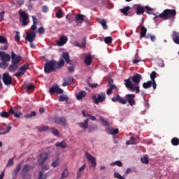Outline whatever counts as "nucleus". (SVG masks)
<instances>
[{
	"label": "nucleus",
	"instance_id": "9d476101",
	"mask_svg": "<svg viewBox=\"0 0 179 179\" xmlns=\"http://www.w3.org/2000/svg\"><path fill=\"white\" fill-rule=\"evenodd\" d=\"M124 100L126 101V103L127 101L130 106H135V94H127Z\"/></svg>",
	"mask_w": 179,
	"mask_h": 179
},
{
	"label": "nucleus",
	"instance_id": "c85d7f7f",
	"mask_svg": "<svg viewBox=\"0 0 179 179\" xmlns=\"http://www.w3.org/2000/svg\"><path fill=\"white\" fill-rule=\"evenodd\" d=\"M84 97H86V92L80 91L78 93H77V100H82V99H83Z\"/></svg>",
	"mask_w": 179,
	"mask_h": 179
},
{
	"label": "nucleus",
	"instance_id": "8fccbe9b",
	"mask_svg": "<svg viewBox=\"0 0 179 179\" xmlns=\"http://www.w3.org/2000/svg\"><path fill=\"white\" fill-rule=\"evenodd\" d=\"M38 179H47V174L44 175V173L43 171H40L38 173Z\"/></svg>",
	"mask_w": 179,
	"mask_h": 179
},
{
	"label": "nucleus",
	"instance_id": "ea45409f",
	"mask_svg": "<svg viewBox=\"0 0 179 179\" xmlns=\"http://www.w3.org/2000/svg\"><path fill=\"white\" fill-rule=\"evenodd\" d=\"M124 82H125L124 85L127 89H129L130 86L134 85V83H132V82L131 81V78L124 80Z\"/></svg>",
	"mask_w": 179,
	"mask_h": 179
},
{
	"label": "nucleus",
	"instance_id": "c03bdc74",
	"mask_svg": "<svg viewBox=\"0 0 179 179\" xmlns=\"http://www.w3.org/2000/svg\"><path fill=\"white\" fill-rule=\"evenodd\" d=\"M157 73H156V71H152L150 73V79H151V82H154L156 81V80H155V78H157Z\"/></svg>",
	"mask_w": 179,
	"mask_h": 179
},
{
	"label": "nucleus",
	"instance_id": "5fc2aeb1",
	"mask_svg": "<svg viewBox=\"0 0 179 179\" xmlns=\"http://www.w3.org/2000/svg\"><path fill=\"white\" fill-rule=\"evenodd\" d=\"M63 15L64 14L62 13V10H59L58 12L55 13V16L56 17H57V19H61Z\"/></svg>",
	"mask_w": 179,
	"mask_h": 179
},
{
	"label": "nucleus",
	"instance_id": "3c124183",
	"mask_svg": "<svg viewBox=\"0 0 179 179\" xmlns=\"http://www.w3.org/2000/svg\"><path fill=\"white\" fill-rule=\"evenodd\" d=\"M68 100V96L66 95H60L59 96V101H67Z\"/></svg>",
	"mask_w": 179,
	"mask_h": 179
},
{
	"label": "nucleus",
	"instance_id": "0e129e2a",
	"mask_svg": "<svg viewBox=\"0 0 179 179\" xmlns=\"http://www.w3.org/2000/svg\"><path fill=\"white\" fill-rule=\"evenodd\" d=\"M115 178H118V179H125V178L122 177L121 174L119 173L115 172Z\"/></svg>",
	"mask_w": 179,
	"mask_h": 179
},
{
	"label": "nucleus",
	"instance_id": "4be33fe9",
	"mask_svg": "<svg viewBox=\"0 0 179 179\" xmlns=\"http://www.w3.org/2000/svg\"><path fill=\"white\" fill-rule=\"evenodd\" d=\"M20 170H22V164H19L16 166V168L12 174L13 179H16V177H17V174L19 173V171H20Z\"/></svg>",
	"mask_w": 179,
	"mask_h": 179
},
{
	"label": "nucleus",
	"instance_id": "a19ab883",
	"mask_svg": "<svg viewBox=\"0 0 179 179\" xmlns=\"http://www.w3.org/2000/svg\"><path fill=\"white\" fill-rule=\"evenodd\" d=\"M69 174L68 169H64L62 173L60 179L66 178Z\"/></svg>",
	"mask_w": 179,
	"mask_h": 179
},
{
	"label": "nucleus",
	"instance_id": "c756f323",
	"mask_svg": "<svg viewBox=\"0 0 179 179\" xmlns=\"http://www.w3.org/2000/svg\"><path fill=\"white\" fill-rule=\"evenodd\" d=\"M57 148H61V149H65L66 148V143L65 141L57 142L55 143Z\"/></svg>",
	"mask_w": 179,
	"mask_h": 179
},
{
	"label": "nucleus",
	"instance_id": "a211bd4d",
	"mask_svg": "<svg viewBox=\"0 0 179 179\" xmlns=\"http://www.w3.org/2000/svg\"><path fill=\"white\" fill-rule=\"evenodd\" d=\"M132 82L134 83V85H139L141 80H142V75L135 74L134 76L131 77Z\"/></svg>",
	"mask_w": 179,
	"mask_h": 179
},
{
	"label": "nucleus",
	"instance_id": "680f3d73",
	"mask_svg": "<svg viewBox=\"0 0 179 179\" xmlns=\"http://www.w3.org/2000/svg\"><path fill=\"white\" fill-rule=\"evenodd\" d=\"M38 33L39 34H44V33H45V29H44V27H41L38 29Z\"/></svg>",
	"mask_w": 179,
	"mask_h": 179
},
{
	"label": "nucleus",
	"instance_id": "6e6d98bb",
	"mask_svg": "<svg viewBox=\"0 0 179 179\" xmlns=\"http://www.w3.org/2000/svg\"><path fill=\"white\" fill-rule=\"evenodd\" d=\"M14 38L17 41V43H19L20 41V33H19V31L15 32V36Z\"/></svg>",
	"mask_w": 179,
	"mask_h": 179
},
{
	"label": "nucleus",
	"instance_id": "39448f33",
	"mask_svg": "<svg viewBox=\"0 0 179 179\" xmlns=\"http://www.w3.org/2000/svg\"><path fill=\"white\" fill-rule=\"evenodd\" d=\"M54 122L55 124H57V125H61L62 127H66V125H68V122L65 116L55 117L54 118Z\"/></svg>",
	"mask_w": 179,
	"mask_h": 179
},
{
	"label": "nucleus",
	"instance_id": "e433bc0d",
	"mask_svg": "<svg viewBox=\"0 0 179 179\" xmlns=\"http://www.w3.org/2000/svg\"><path fill=\"white\" fill-rule=\"evenodd\" d=\"M126 145H136V138L135 137H131L130 141H126Z\"/></svg>",
	"mask_w": 179,
	"mask_h": 179
},
{
	"label": "nucleus",
	"instance_id": "de8ad7c7",
	"mask_svg": "<svg viewBox=\"0 0 179 179\" xmlns=\"http://www.w3.org/2000/svg\"><path fill=\"white\" fill-rule=\"evenodd\" d=\"M26 89L28 90V92H30L31 90H33L34 92V89H36V86H34L33 84H29L26 86Z\"/></svg>",
	"mask_w": 179,
	"mask_h": 179
},
{
	"label": "nucleus",
	"instance_id": "b1692460",
	"mask_svg": "<svg viewBox=\"0 0 179 179\" xmlns=\"http://www.w3.org/2000/svg\"><path fill=\"white\" fill-rule=\"evenodd\" d=\"M76 23L82 24L85 22V16L82 14H78L76 16Z\"/></svg>",
	"mask_w": 179,
	"mask_h": 179
},
{
	"label": "nucleus",
	"instance_id": "49530a36",
	"mask_svg": "<svg viewBox=\"0 0 179 179\" xmlns=\"http://www.w3.org/2000/svg\"><path fill=\"white\" fill-rule=\"evenodd\" d=\"M106 44H111L113 43V38L111 36H108L104 38Z\"/></svg>",
	"mask_w": 179,
	"mask_h": 179
},
{
	"label": "nucleus",
	"instance_id": "774afa93",
	"mask_svg": "<svg viewBox=\"0 0 179 179\" xmlns=\"http://www.w3.org/2000/svg\"><path fill=\"white\" fill-rule=\"evenodd\" d=\"M17 3L19 6H23L24 5V0H17Z\"/></svg>",
	"mask_w": 179,
	"mask_h": 179
},
{
	"label": "nucleus",
	"instance_id": "0eeeda50",
	"mask_svg": "<svg viewBox=\"0 0 179 179\" xmlns=\"http://www.w3.org/2000/svg\"><path fill=\"white\" fill-rule=\"evenodd\" d=\"M3 82L6 86L12 85V76L8 73H3Z\"/></svg>",
	"mask_w": 179,
	"mask_h": 179
},
{
	"label": "nucleus",
	"instance_id": "bf43d9fd",
	"mask_svg": "<svg viewBox=\"0 0 179 179\" xmlns=\"http://www.w3.org/2000/svg\"><path fill=\"white\" fill-rule=\"evenodd\" d=\"M141 163H143L144 164H148L149 163V159L146 157H141Z\"/></svg>",
	"mask_w": 179,
	"mask_h": 179
},
{
	"label": "nucleus",
	"instance_id": "6ab92c4d",
	"mask_svg": "<svg viewBox=\"0 0 179 179\" xmlns=\"http://www.w3.org/2000/svg\"><path fill=\"white\" fill-rule=\"evenodd\" d=\"M85 156L88 162H90V163L92 164L93 167H96V164H97L96 162V157L92 156L90 154H89V152H86Z\"/></svg>",
	"mask_w": 179,
	"mask_h": 179
},
{
	"label": "nucleus",
	"instance_id": "cd10ccee",
	"mask_svg": "<svg viewBox=\"0 0 179 179\" xmlns=\"http://www.w3.org/2000/svg\"><path fill=\"white\" fill-rule=\"evenodd\" d=\"M98 23H99V24H101V26L104 30H107L108 29V27H107V22H106V20L99 19L98 20Z\"/></svg>",
	"mask_w": 179,
	"mask_h": 179
},
{
	"label": "nucleus",
	"instance_id": "2eb2a0df",
	"mask_svg": "<svg viewBox=\"0 0 179 179\" xmlns=\"http://www.w3.org/2000/svg\"><path fill=\"white\" fill-rule=\"evenodd\" d=\"M83 57H85V64L87 65V66H90L92 65V63L93 62V59L92 58V55H88L86 53H84Z\"/></svg>",
	"mask_w": 179,
	"mask_h": 179
},
{
	"label": "nucleus",
	"instance_id": "09e8293b",
	"mask_svg": "<svg viewBox=\"0 0 179 179\" xmlns=\"http://www.w3.org/2000/svg\"><path fill=\"white\" fill-rule=\"evenodd\" d=\"M110 166H117L118 167H122V162H121V161H116L111 163Z\"/></svg>",
	"mask_w": 179,
	"mask_h": 179
},
{
	"label": "nucleus",
	"instance_id": "79ce46f5",
	"mask_svg": "<svg viewBox=\"0 0 179 179\" xmlns=\"http://www.w3.org/2000/svg\"><path fill=\"white\" fill-rule=\"evenodd\" d=\"M37 115V113H36V111H32L31 112L30 114H27L24 115L25 118H31V117H36Z\"/></svg>",
	"mask_w": 179,
	"mask_h": 179
},
{
	"label": "nucleus",
	"instance_id": "423d86ee",
	"mask_svg": "<svg viewBox=\"0 0 179 179\" xmlns=\"http://www.w3.org/2000/svg\"><path fill=\"white\" fill-rule=\"evenodd\" d=\"M49 92L50 94H62L64 90L61 89L59 85H55L50 88Z\"/></svg>",
	"mask_w": 179,
	"mask_h": 179
},
{
	"label": "nucleus",
	"instance_id": "bb28decb",
	"mask_svg": "<svg viewBox=\"0 0 179 179\" xmlns=\"http://www.w3.org/2000/svg\"><path fill=\"white\" fill-rule=\"evenodd\" d=\"M62 59H64L67 64H69V65H71V59L69 58V54L68 52H64L62 54Z\"/></svg>",
	"mask_w": 179,
	"mask_h": 179
},
{
	"label": "nucleus",
	"instance_id": "7c9ffc66",
	"mask_svg": "<svg viewBox=\"0 0 179 179\" xmlns=\"http://www.w3.org/2000/svg\"><path fill=\"white\" fill-rule=\"evenodd\" d=\"M148 32V29L145 26H142L141 28L140 36L141 38L145 37L146 33Z\"/></svg>",
	"mask_w": 179,
	"mask_h": 179
},
{
	"label": "nucleus",
	"instance_id": "f704fd0d",
	"mask_svg": "<svg viewBox=\"0 0 179 179\" xmlns=\"http://www.w3.org/2000/svg\"><path fill=\"white\" fill-rule=\"evenodd\" d=\"M145 13V8L142 6H138L136 8V14L137 15H143Z\"/></svg>",
	"mask_w": 179,
	"mask_h": 179
},
{
	"label": "nucleus",
	"instance_id": "6e6552de",
	"mask_svg": "<svg viewBox=\"0 0 179 179\" xmlns=\"http://www.w3.org/2000/svg\"><path fill=\"white\" fill-rule=\"evenodd\" d=\"M27 69H29V64H24L20 68V71L14 74V76H15V78L23 76V75H24Z\"/></svg>",
	"mask_w": 179,
	"mask_h": 179
},
{
	"label": "nucleus",
	"instance_id": "ddd939ff",
	"mask_svg": "<svg viewBox=\"0 0 179 179\" xmlns=\"http://www.w3.org/2000/svg\"><path fill=\"white\" fill-rule=\"evenodd\" d=\"M11 62L12 64H19V62H20V61H22V56L20 55H16V54H15V52L12 51L11 52Z\"/></svg>",
	"mask_w": 179,
	"mask_h": 179
},
{
	"label": "nucleus",
	"instance_id": "e2e57ef3",
	"mask_svg": "<svg viewBox=\"0 0 179 179\" xmlns=\"http://www.w3.org/2000/svg\"><path fill=\"white\" fill-rule=\"evenodd\" d=\"M145 9L146 10V13H148V15H152V10H153V9L148 6H146L145 7Z\"/></svg>",
	"mask_w": 179,
	"mask_h": 179
},
{
	"label": "nucleus",
	"instance_id": "f3484780",
	"mask_svg": "<svg viewBox=\"0 0 179 179\" xmlns=\"http://www.w3.org/2000/svg\"><path fill=\"white\" fill-rule=\"evenodd\" d=\"M25 40H27V41H29V43H33V41L36 40V33H34V31H31L27 34Z\"/></svg>",
	"mask_w": 179,
	"mask_h": 179
},
{
	"label": "nucleus",
	"instance_id": "c9c22d12",
	"mask_svg": "<svg viewBox=\"0 0 179 179\" xmlns=\"http://www.w3.org/2000/svg\"><path fill=\"white\" fill-rule=\"evenodd\" d=\"M171 143H172L173 146H178L179 145V138L177 137H173L171 141Z\"/></svg>",
	"mask_w": 179,
	"mask_h": 179
},
{
	"label": "nucleus",
	"instance_id": "9b49d317",
	"mask_svg": "<svg viewBox=\"0 0 179 179\" xmlns=\"http://www.w3.org/2000/svg\"><path fill=\"white\" fill-rule=\"evenodd\" d=\"M33 169H34V167H33L31 165H27V164L24 165L21 171L23 178H24L27 173H29L30 170H33Z\"/></svg>",
	"mask_w": 179,
	"mask_h": 179
},
{
	"label": "nucleus",
	"instance_id": "4468645a",
	"mask_svg": "<svg viewBox=\"0 0 179 179\" xmlns=\"http://www.w3.org/2000/svg\"><path fill=\"white\" fill-rule=\"evenodd\" d=\"M48 159V152H43L40 155V157L38 159V162L40 166H43V163H45V161Z\"/></svg>",
	"mask_w": 179,
	"mask_h": 179
},
{
	"label": "nucleus",
	"instance_id": "4d7b16f0",
	"mask_svg": "<svg viewBox=\"0 0 179 179\" xmlns=\"http://www.w3.org/2000/svg\"><path fill=\"white\" fill-rule=\"evenodd\" d=\"M0 115L2 117V118H8V117H9V113L3 111L0 113Z\"/></svg>",
	"mask_w": 179,
	"mask_h": 179
},
{
	"label": "nucleus",
	"instance_id": "f257e3e1",
	"mask_svg": "<svg viewBox=\"0 0 179 179\" xmlns=\"http://www.w3.org/2000/svg\"><path fill=\"white\" fill-rule=\"evenodd\" d=\"M65 65V61L61 59L59 62L55 60L47 61L44 65L45 73H51V72L55 71V69H59Z\"/></svg>",
	"mask_w": 179,
	"mask_h": 179
},
{
	"label": "nucleus",
	"instance_id": "dca6fc26",
	"mask_svg": "<svg viewBox=\"0 0 179 179\" xmlns=\"http://www.w3.org/2000/svg\"><path fill=\"white\" fill-rule=\"evenodd\" d=\"M64 83H62V86L65 87L66 86H70L71 85H73V78L69 76L66 78L63 79Z\"/></svg>",
	"mask_w": 179,
	"mask_h": 179
},
{
	"label": "nucleus",
	"instance_id": "393cba45",
	"mask_svg": "<svg viewBox=\"0 0 179 179\" xmlns=\"http://www.w3.org/2000/svg\"><path fill=\"white\" fill-rule=\"evenodd\" d=\"M19 69V65L15 63H11V64L8 67L9 72H15V71H17Z\"/></svg>",
	"mask_w": 179,
	"mask_h": 179
},
{
	"label": "nucleus",
	"instance_id": "2f4dec72",
	"mask_svg": "<svg viewBox=\"0 0 179 179\" xmlns=\"http://www.w3.org/2000/svg\"><path fill=\"white\" fill-rule=\"evenodd\" d=\"M86 169V164H83L78 171L77 172V178H80L82 177V171Z\"/></svg>",
	"mask_w": 179,
	"mask_h": 179
},
{
	"label": "nucleus",
	"instance_id": "72a5a7b5",
	"mask_svg": "<svg viewBox=\"0 0 179 179\" xmlns=\"http://www.w3.org/2000/svg\"><path fill=\"white\" fill-rule=\"evenodd\" d=\"M129 89L131 90V92H136V93H139V92H141L139 87L135 86L134 84L130 86Z\"/></svg>",
	"mask_w": 179,
	"mask_h": 179
},
{
	"label": "nucleus",
	"instance_id": "37998d69",
	"mask_svg": "<svg viewBox=\"0 0 179 179\" xmlns=\"http://www.w3.org/2000/svg\"><path fill=\"white\" fill-rule=\"evenodd\" d=\"M0 44H8V39L6 37L0 36Z\"/></svg>",
	"mask_w": 179,
	"mask_h": 179
},
{
	"label": "nucleus",
	"instance_id": "aec40b11",
	"mask_svg": "<svg viewBox=\"0 0 179 179\" xmlns=\"http://www.w3.org/2000/svg\"><path fill=\"white\" fill-rule=\"evenodd\" d=\"M33 24L31 26V31H36L37 30V25L38 24V20L36 16H32Z\"/></svg>",
	"mask_w": 179,
	"mask_h": 179
},
{
	"label": "nucleus",
	"instance_id": "7ed1b4c3",
	"mask_svg": "<svg viewBox=\"0 0 179 179\" xmlns=\"http://www.w3.org/2000/svg\"><path fill=\"white\" fill-rule=\"evenodd\" d=\"M20 15V22H22V26H27L29 23L30 22V20L29 19V15L26 12L20 10L19 12Z\"/></svg>",
	"mask_w": 179,
	"mask_h": 179
},
{
	"label": "nucleus",
	"instance_id": "20e7f679",
	"mask_svg": "<svg viewBox=\"0 0 179 179\" xmlns=\"http://www.w3.org/2000/svg\"><path fill=\"white\" fill-rule=\"evenodd\" d=\"M92 100L94 104H99V103H103L104 100H106V93L105 92H99L98 95L93 94Z\"/></svg>",
	"mask_w": 179,
	"mask_h": 179
},
{
	"label": "nucleus",
	"instance_id": "58836bf2",
	"mask_svg": "<svg viewBox=\"0 0 179 179\" xmlns=\"http://www.w3.org/2000/svg\"><path fill=\"white\" fill-rule=\"evenodd\" d=\"M143 89H149V88L152 87V81L149 80L147 83H143Z\"/></svg>",
	"mask_w": 179,
	"mask_h": 179
},
{
	"label": "nucleus",
	"instance_id": "f8f14e48",
	"mask_svg": "<svg viewBox=\"0 0 179 179\" xmlns=\"http://www.w3.org/2000/svg\"><path fill=\"white\" fill-rule=\"evenodd\" d=\"M0 58L1 62H9L10 61V55L5 53V52L0 51Z\"/></svg>",
	"mask_w": 179,
	"mask_h": 179
},
{
	"label": "nucleus",
	"instance_id": "a878e982",
	"mask_svg": "<svg viewBox=\"0 0 179 179\" xmlns=\"http://www.w3.org/2000/svg\"><path fill=\"white\" fill-rule=\"evenodd\" d=\"M79 127H80L83 129H87V127H89V118L85 120L83 122L78 123Z\"/></svg>",
	"mask_w": 179,
	"mask_h": 179
},
{
	"label": "nucleus",
	"instance_id": "13d9d810",
	"mask_svg": "<svg viewBox=\"0 0 179 179\" xmlns=\"http://www.w3.org/2000/svg\"><path fill=\"white\" fill-rule=\"evenodd\" d=\"M58 164H59V159H57L52 163V167H58Z\"/></svg>",
	"mask_w": 179,
	"mask_h": 179
},
{
	"label": "nucleus",
	"instance_id": "4c0bfd02",
	"mask_svg": "<svg viewBox=\"0 0 179 179\" xmlns=\"http://www.w3.org/2000/svg\"><path fill=\"white\" fill-rule=\"evenodd\" d=\"M49 129H50V128H48V127L44 126V125H42L38 128V131L39 132H45V131H48Z\"/></svg>",
	"mask_w": 179,
	"mask_h": 179
},
{
	"label": "nucleus",
	"instance_id": "5701e85b",
	"mask_svg": "<svg viewBox=\"0 0 179 179\" xmlns=\"http://www.w3.org/2000/svg\"><path fill=\"white\" fill-rule=\"evenodd\" d=\"M172 38L175 44H178L179 45V33L173 31Z\"/></svg>",
	"mask_w": 179,
	"mask_h": 179
},
{
	"label": "nucleus",
	"instance_id": "69168bd1",
	"mask_svg": "<svg viewBox=\"0 0 179 179\" xmlns=\"http://www.w3.org/2000/svg\"><path fill=\"white\" fill-rule=\"evenodd\" d=\"M12 166H13V159H10L8 162V163H7V164H6V167L8 168V167H12Z\"/></svg>",
	"mask_w": 179,
	"mask_h": 179
},
{
	"label": "nucleus",
	"instance_id": "473e14b6",
	"mask_svg": "<svg viewBox=\"0 0 179 179\" xmlns=\"http://www.w3.org/2000/svg\"><path fill=\"white\" fill-rule=\"evenodd\" d=\"M131 9L129 6H126L120 10L121 13H123L124 16H128V12Z\"/></svg>",
	"mask_w": 179,
	"mask_h": 179
},
{
	"label": "nucleus",
	"instance_id": "412c9836",
	"mask_svg": "<svg viewBox=\"0 0 179 179\" xmlns=\"http://www.w3.org/2000/svg\"><path fill=\"white\" fill-rule=\"evenodd\" d=\"M68 41V37L66 36H62L60 37L59 41H57V44L59 47H62L64 44H66Z\"/></svg>",
	"mask_w": 179,
	"mask_h": 179
},
{
	"label": "nucleus",
	"instance_id": "864d4df0",
	"mask_svg": "<svg viewBox=\"0 0 179 179\" xmlns=\"http://www.w3.org/2000/svg\"><path fill=\"white\" fill-rule=\"evenodd\" d=\"M51 131H52V134H53L55 136H58V135H59V131H58V129L52 127L51 128Z\"/></svg>",
	"mask_w": 179,
	"mask_h": 179
},
{
	"label": "nucleus",
	"instance_id": "338daca9",
	"mask_svg": "<svg viewBox=\"0 0 179 179\" xmlns=\"http://www.w3.org/2000/svg\"><path fill=\"white\" fill-rule=\"evenodd\" d=\"M80 45H81V48H85V47H86V37L83 38V42Z\"/></svg>",
	"mask_w": 179,
	"mask_h": 179
},
{
	"label": "nucleus",
	"instance_id": "a18cd8bd",
	"mask_svg": "<svg viewBox=\"0 0 179 179\" xmlns=\"http://www.w3.org/2000/svg\"><path fill=\"white\" fill-rule=\"evenodd\" d=\"M118 132H120V131L118 130V129H110L109 130V134L110 135H117V134H118Z\"/></svg>",
	"mask_w": 179,
	"mask_h": 179
},
{
	"label": "nucleus",
	"instance_id": "f03ea898",
	"mask_svg": "<svg viewBox=\"0 0 179 179\" xmlns=\"http://www.w3.org/2000/svg\"><path fill=\"white\" fill-rule=\"evenodd\" d=\"M177 15V11L174 9H165L162 13L159 15L160 19H164L168 20V19H174Z\"/></svg>",
	"mask_w": 179,
	"mask_h": 179
},
{
	"label": "nucleus",
	"instance_id": "1a4fd4ad",
	"mask_svg": "<svg viewBox=\"0 0 179 179\" xmlns=\"http://www.w3.org/2000/svg\"><path fill=\"white\" fill-rule=\"evenodd\" d=\"M111 101L113 103H117V101H118L120 103V104H127V101H125V99L121 97V96H120L118 94H116L113 97L111 98Z\"/></svg>",
	"mask_w": 179,
	"mask_h": 179
},
{
	"label": "nucleus",
	"instance_id": "603ef678",
	"mask_svg": "<svg viewBox=\"0 0 179 179\" xmlns=\"http://www.w3.org/2000/svg\"><path fill=\"white\" fill-rule=\"evenodd\" d=\"M8 63H6V62H1L0 63V68L1 69H6V68H8Z\"/></svg>",
	"mask_w": 179,
	"mask_h": 179
},
{
	"label": "nucleus",
	"instance_id": "052dcab7",
	"mask_svg": "<svg viewBox=\"0 0 179 179\" xmlns=\"http://www.w3.org/2000/svg\"><path fill=\"white\" fill-rule=\"evenodd\" d=\"M101 121L103 122V125H105V127H109L110 126V123L108 122V121L104 120L103 117H100Z\"/></svg>",
	"mask_w": 179,
	"mask_h": 179
}]
</instances>
